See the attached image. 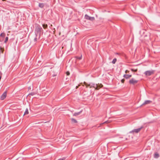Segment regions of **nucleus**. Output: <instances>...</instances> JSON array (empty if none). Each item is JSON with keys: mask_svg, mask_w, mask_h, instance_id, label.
<instances>
[{"mask_svg": "<svg viewBox=\"0 0 160 160\" xmlns=\"http://www.w3.org/2000/svg\"><path fill=\"white\" fill-rule=\"evenodd\" d=\"M84 84L87 87H89L90 88L93 87L95 88L96 90H98L102 86V85L101 84H100V85L93 83H90L89 84H88L85 82H84Z\"/></svg>", "mask_w": 160, "mask_h": 160, "instance_id": "obj_1", "label": "nucleus"}, {"mask_svg": "<svg viewBox=\"0 0 160 160\" xmlns=\"http://www.w3.org/2000/svg\"><path fill=\"white\" fill-rule=\"evenodd\" d=\"M42 29V28L40 26H37L35 30V34H39L40 35Z\"/></svg>", "mask_w": 160, "mask_h": 160, "instance_id": "obj_2", "label": "nucleus"}, {"mask_svg": "<svg viewBox=\"0 0 160 160\" xmlns=\"http://www.w3.org/2000/svg\"><path fill=\"white\" fill-rule=\"evenodd\" d=\"M154 72L153 70L147 71L145 72L144 74L146 76H149L153 74Z\"/></svg>", "mask_w": 160, "mask_h": 160, "instance_id": "obj_3", "label": "nucleus"}, {"mask_svg": "<svg viewBox=\"0 0 160 160\" xmlns=\"http://www.w3.org/2000/svg\"><path fill=\"white\" fill-rule=\"evenodd\" d=\"M138 82V81L136 80L134 78H132L129 81V83L131 84L134 85L137 83Z\"/></svg>", "mask_w": 160, "mask_h": 160, "instance_id": "obj_4", "label": "nucleus"}, {"mask_svg": "<svg viewBox=\"0 0 160 160\" xmlns=\"http://www.w3.org/2000/svg\"><path fill=\"white\" fill-rule=\"evenodd\" d=\"M85 19L87 20H88L92 21L94 20L95 19V18L94 17H90L87 14L85 15Z\"/></svg>", "mask_w": 160, "mask_h": 160, "instance_id": "obj_5", "label": "nucleus"}, {"mask_svg": "<svg viewBox=\"0 0 160 160\" xmlns=\"http://www.w3.org/2000/svg\"><path fill=\"white\" fill-rule=\"evenodd\" d=\"M142 128H143L142 127H141L140 128H138L137 129H135L133 130H132V131H130V133H131L132 132H135L136 133H137L141 130V129Z\"/></svg>", "mask_w": 160, "mask_h": 160, "instance_id": "obj_6", "label": "nucleus"}, {"mask_svg": "<svg viewBox=\"0 0 160 160\" xmlns=\"http://www.w3.org/2000/svg\"><path fill=\"white\" fill-rule=\"evenodd\" d=\"M7 93L6 92H5L1 96V97L2 100H3L6 97Z\"/></svg>", "mask_w": 160, "mask_h": 160, "instance_id": "obj_7", "label": "nucleus"}, {"mask_svg": "<svg viewBox=\"0 0 160 160\" xmlns=\"http://www.w3.org/2000/svg\"><path fill=\"white\" fill-rule=\"evenodd\" d=\"M36 37L35 38H34V40L35 42H36L37 41V40L38 39H39L40 38V34H36Z\"/></svg>", "mask_w": 160, "mask_h": 160, "instance_id": "obj_8", "label": "nucleus"}, {"mask_svg": "<svg viewBox=\"0 0 160 160\" xmlns=\"http://www.w3.org/2000/svg\"><path fill=\"white\" fill-rule=\"evenodd\" d=\"M151 101L150 100H147L145 101L143 103L142 105L148 104L151 102Z\"/></svg>", "mask_w": 160, "mask_h": 160, "instance_id": "obj_9", "label": "nucleus"}, {"mask_svg": "<svg viewBox=\"0 0 160 160\" xmlns=\"http://www.w3.org/2000/svg\"><path fill=\"white\" fill-rule=\"evenodd\" d=\"M131 75L128 74H124L123 76V77L126 79L128 78L131 77Z\"/></svg>", "mask_w": 160, "mask_h": 160, "instance_id": "obj_10", "label": "nucleus"}, {"mask_svg": "<svg viewBox=\"0 0 160 160\" xmlns=\"http://www.w3.org/2000/svg\"><path fill=\"white\" fill-rule=\"evenodd\" d=\"M82 112V111H81L78 112H75L74 114L73 115L75 116L78 115L81 113Z\"/></svg>", "mask_w": 160, "mask_h": 160, "instance_id": "obj_11", "label": "nucleus"}, {"mask_svg": "<svg viewBox=\"0 0 160 160\" xmlns=\"http://www.w3.org/2000/svg\"><path fill=\"white\" fill-rule=\"evenodd\" d=\"M29 113V112L28 108L26 109L24 113V115L28 114Z\"/></svg>", "mask_w": 160, "mask_h": 160, "instance_id": "obj_12", "label": "nucleus"}, {"mask_svg": "<svg viewBox=\"0 0 160 160\" xmlns=\"http://www.w3.org/2000/svg\"><path fill=\"white\" fill-rule=\"evenodd\" d=\"M159 156V154L157 153H156L154 155V157L156 158H158Z\"/></svg>", "mask_w": 160, "mask_h": 160, "instance_id": "obj_13", "label": "nucleus"}, {"mask_svg": "<svg viewBox=\"0 0 160 160\" xmlns=\"http://www.w3.org/2000/svg\"><path fill=\"white\" fill-rule=\"evenodd\" d=\"M44 4L42 3H40L39 4V6L41 8H42L44 7Z\"/></svg>", "mask_w": 160, "mask_h": 160, "instance_id": "obj_14", "label": "nucleus"}, {"mask_svg": "<svg viewBox=\"0 0 160 160\" xmlns=\"http://www.w3.org/2000/svg\"><path fill=\"white\" fill-rule=\"evenodd\" d=\"M71 120L72 122H73L75 123L77 122V121H76V120L74 118H72Z\"/></svg>", "mask_w": 160, "mask_h": 160, "instance_id": "obj_15", "label": "nucleus"}, {"mask_svg": "<svg viewBox=\"0 0 160 160\" xmlns=\"http://www.w3.org/2000/svg\"><path fill=\"white\" fill-rule=\"evenodd\" d=\"M116 61H117V59L115 58H114L112 61V63H113V64H115L116 62Z\"/></svg>", "mask_w": 160, "mask_h": 160, "instance_id": "obj_16", "label": "nucleus"}, {"mask_svg": "<svg viewBox=\"0 0 160 160\" xmlns=\"http://www.w3.org/2000/svg\"><path fill=\"white\" fill-rule=\"evenodd\" d=\"M42 27L44 29H46L48 27L47 24H42Z\"/></svg>", "mask_w": 160, "mask_h": 160, "instance_id": "obj_17", "label": "nucleus"}, {"mask_svg": "<svg viewBox=\"0 0 160 160\" xmlns=\"http://www.w3.org/2000/svg\"><path fill=\"white\" fill-rule=\"evenodd\" d=\"M82 55H81V56L80 57H76V58L77 59H78L79 60H80L81 59V58H82Z\"/></svg>", "mask_w": 160, "mask_h": 160, "instance_id": "obj_18", "label": "nucleus"}, {"mask_svg": "<svg viewBox=\"0 0 160 160\" xmlns=\"http://www.w3.org/2000/svg\"><path fill=\"white\" fill-rule=\"evenodd\" d=\"M131 70L132 71H134L135 72H136L137 71V69H131Z\"/></svg>", "mask_w": 160, "mask_h": 160, "instance_id": "obj_19", "label": "nucleus"}, {"mask_svg": "<svg viewBox=\"0 0 160 160\" xmlns=\"http://www.w3.org/2000/svg\"><path fill=\"white\" fill-rule=\"evenodd\" d=\"M8 37H6L5 38V42H6L8 41Z\"/></svg>", "mask_w": 160, "mask_h": 160, "instance_id": "obj_20", "label": "nucleus"}, {"mask_svg": "<svg viewBox=\"0 0 160 160\" xmlns=\"http://www.w3.org/2000/svg\"><path fill=\"white\" fill-rule=\"evenodd\" d=\"M0 36H3V37H4L5 36V35H4V33H2L1 34H0Z\"/></svg>", "mask_w": 160, "mask_h": 160, "instance_id": "obj_21", "label": "nucleus"}, {"mask_svg": "<svg viewBox=\"0 0 160 160\" xmlns=\"http://www.w3.org/2000/svg\"><path fill=\"white\" fill-rule=\"evenodd\" d=\"M66 74L67 75H69V74H70V73L69 72H66Z\"/></svg>", "mask_w": 160, "mask_h": 160, "instance_id": "obj_22", "label": "nucleus"}, {"mask_svg": "<svg viewBox=\"0 0 160 160\" xmlns=\"http://www.w3.org/2000/svg\"><path fill=\"white\" fill-rule=\"evenodd\" d=\"M124 79H123L121 80V82L122 83H123L124 82Z\"/></svg>", "mask_w": 160, "mask_h": 160, "instance_id": "obj_23", "label": "nucleus"}, {"mask_svg": "<svg viewBox=\"0 0 160 160\" xmlns=\"http://www.w3.org/2000/svg\"><path fill=\"white\" fill-rule=\"evenodd\" d=\"M129 72V71H128V70H126L125 71V73H128Z\"/></svg>", "mask_w": 160, "mask_h": 160, "instance_id": "obj_24", "label": "nucleus"}, {"mask_svg": "<svg viewBox=\"0 0 160 160\" xmlns=\"http://www.w3.org/2000/svg\"><path fill=\"white\" fill-rule=\"evenodd\" d=\"M58 160H63V159H58Z\"/></svg>", "mask_w": 160, "mask_h": 160, "instance_id": "obj_25", "label": "nucleus"}, {"mask_svg": "<svg viewBox=\"0 0 160 160\" xmlns=\"http://www.w3.org/2000/svg\"><path fill=\"white\" fill-rule=\"evenodd\" d=\"M30 95H32V93H30Z\"/></svg>", "mask_w": 160, "mask_h": 160, "instance_id": "obj_26", "label": "nucleus"}, {"mask_svg": "<svg viewBox=\"0 0 160 160\" xmlns=\"http://www.w3.org/2000/svg\"><path fill=\"white\" fill-rule=\"evenodd\" d=\"M51 26H52V25H51Z\"/></svg>", "mask_w": 160, "mask_h": 160, "instance_id": "obj_27", "label": "nucleus"}, {"mask_svg": "<svg viewBox=\"0 0 160 160\" xmlns=\"http://www.w3.org/2000/svg\"><path fill=\"white\" fill-rule=\"evenodd\" d=\"M3 1H4L5 0H2Z\"/></svg>", "mask_w": 160, "mask_h": 160, "instance_id": "obj_28", "label": "nucleus"}]
</instances>
